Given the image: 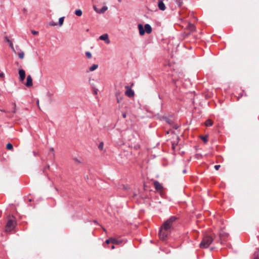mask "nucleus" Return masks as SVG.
<instances>
[{
  "instance_id": "nucleus-4",
  "label": "nucleus",
  "mask_w": 259,
  "mask_h": 259,
  "mask_svg": "<svg viewBox=\"0 0 259 259\" xmlns=\"http://www.w3.org/2000/svg\"><path fill=\"white\" fill-rule=\"evenodd\" d=\"M168 231H166L164 230L163 228H161V229L159 233L160 238L163 240H165L168 235Z\"/></svg>"
},
{
  "instance_id": "nucleus-23",
  "label": "nucleus",
  "mask_w": 259,
  "mask_h": 259,
  "mask_svg": "<svg viewBox=\"0 0 259 259\" xmlns=\"http://www.w3.org/2000/svg\"><path fill=\"white\" fill-rule=\"evenodd\" d=\"M18 55L20 59H23L24 58V53L23 51H21L20 53H18Z\"/></svg>"
},
{
  "instance_id": "nucleus-31",
  "label": "nucleus",
  "mask_w": 259,
  "mask_h": 259,
  "mask_svg": "<svg viewBox=\"0 0 259 259\" xmlns=\"http://www.w3.org/2000/svg\"><path fill=\"white\" fill-rule=\"evenodd\" d=\"M220 167V165H215L214 166V168L215 170H219V168Z\"/></svg>"
},
{
  "instance_id": "nucleus-44",
  "label": "nucleus",
  "mask_w": 259,
  "mask_h": 259,
  "mask_svg": "<svg viewBox=\"0 0 259 259\" xmlns=\"http://www.w3.org/2000/svg\"><path fill=\"white\" fill-rule=\"evenodd\" d=\"M47 168H50V166H49V165H48V166H47Z\"/></svg>"
},
{
  "instance_id": "nucleus-26",
  "label": "nucleus",
  "mask_w": 259,
  "mask_h": 259,
  "mask_svg": "<svg viewBox=\"0 0 259 259\" xmlns=\"http://www.w3.org/2000/svg\"><path fill=\"white\" fill-rule=\"evenodd\" d=\"M207 138H208L207 136H203L201 137V139L203 140V141L204 143H206L207 141Z\"/></svg>"
},
{
  "instance_id": "nucleus-1",
  "label": "nucleus",
  "mask_w": 259,
  "mask_h": 259,
  "mask_svg": "<svg viewBox=\"0 0 259 259\" xmlns=\"http://www.w3.org/2000/svg\"><path fill=\"white\" fill-rule=\"evenodd\" d=\"M213 240L211 236L208 235L204 236L199 244L200 247L201 248H207L212 242Z\"/></svg>"
},
{
  "instance_id": "nucleus-41",
  "label": "nucleus",
  "mask_w": 259,
  "mask_h": 259,
  "mask_svg": "<svg viewBox=\"0 0 259 259\" xmlns=\"http://www.w3.org/2000/svg\"><path fill=\"white\" fill-rule=\"evenodd\" d=\"M114 248V245H112L111 249H113Z\"/></svg>"
},
{
  "instance_id": "nucleus-16",
  "label": "nucleus",
  "mask_w": 259,
  "mask_h": 259,
  "mask_svg": "<svg viewBox=\"0 0 259 259\" xmlns=\"http://www.w3.org/2000/svg\"><path fill=\"white\" fill-rule=\"evenodd\" d=\"M98 65L94 64L89 68V71H93L95 70L96 69H97L98 68Z\"/></svg>"
},
{
  "instance_id": "nucleus-38",
  "label": "nucleus",
  "mask_w": 259,
  "mask_h": 259,
  "mask_svg": "<svg viewBox=\"0 0 259 259\" xmlns=\"http://www.w3.org/2000/svg\"><path fill=\"white\" fill-rule=\"evenodd\" d=\"M36 104H37V105L38 107H39V101H38V100H37V102H36Z\"/></svg>"
},
{
  "instance_id": "nucleus-28",
  "label": "nucleus",
  "mask_w": 259,
  "mask_h": 259,
  "mask_svg": "<svg viewBox=\"0 0 259 259\" xmlns=\"http://www.w3.org/2000/svg\"><path fill=\"white\" fill-rule=\"evenodd\" d=\"M13 110L12 112L13 113H15L16 112V105L15 103H13Z\"/></svg>"
},
{
  "instance_id": "nucleus-30",
  "label": "nucleus",
  "mask_w": 259,
  "mask_h": 259,
  "mask_svg": "<svg viewBox=\"0 0 259 259\" xmlns=\"http://www.w3.org/2000/svg\"><path fill=\"white\" fill-rule=\"evenodd\" d=\"M74 161L77 163H81V161L78 160V159H77L76 158H75L73 159Z\"/></svg>"
},
{
  "instance_id": "nucleus-10",
  "label": "nucleus",
  "mask_w": 259,
  "mask_h": 259,
  "mask_svg": "<svg viewBox=\"0 0 259 259\" xmlns=\"http://www.w3.org/2000/svg\"><path fill=\"white\" fill-rule=\"evenodd\" d=\"M19 74L20 76V80L23 81L25 77V72L23 69H20L19 71Z\"/></svg>"
},
{
  "instance_id": "nucleus-35",
  "label": "nucleus",
  "mask_w": 259,
  "mask_h": 259,
  "mask_svg": "<svg viewBox=\"0 0 259 259\" xmlns=\"http://www.w3.org/2000/svg\"><path fill=\"white\" fill-rule=\"evenodd\" d=\"M0 77H4V74L3 73H0Z\"/></svg>"
},
{
  "instance_id": "nucleus-43",
  "label": "nucleus",
  "mask_w": 259,
  "mask_h": 259,
  "mask_svg": "<svg viewBox=\"0 0 259 259\" xmlns=\"http://www.w3.org/2000/svg\"><path fill=\"white\" fill-rule=\"evenodd\" d=\"M118 1L120 3L121 2V0H118Z\"/></svg>"
},
{
  "instance_id": "nucleus-5",
  "label": "nucleus",
  "mask_w": 259,
  "mask_h": 259,
  "mask_svg": "<svg viewBox=\"0 0 259 259\" xmlns=\"http://www.w3.org/2000/svg\"><path fill=\"white\" fill-rule=\"evenodd\" d=\"M94 9L97 13L103 14L107 10L108 7L107 6H103L101 9H99L95 6H94Z\"/></svg>"
},
{
  "instance_id": "nucleus-32",
  "label": "nucleus",
  "mask_w": 259,
  "mask_h": 259,
  "mask_svg": "<svg viewBox=\"0 0 259 259\" xmlns=\"http://www.w3.org/2000/svg\"><path fill=\"white\" fill-rule=\"evenodd\" d=\"M31 32H32V33L33 34H34V35H36V34H38V31H35V30H32V31H31Z\"/></svg>"
},
{
  "instance_id": "nucleus-29",
  "label": "nucleus",
  "mask_w": 259,
  "mask_h": 259,
  "mask_svg": "<svg viewBox=\"0 0 259 259\" xmlns=\"http://www.w3.org/2000/svg\"><path fill=\"white\" fill-rule=\"evenodd\" d=\"M50 151L53 153V155L54 157H55V153H54V149L53 148H51L50 149Z\"/></svg>"
},
{
  "instance_id": "nucleus-2",
  "label": "nucleus",
  "mask_w": 259,
  "mask_h": 259,
  "mask_svg": "<svg viewBox=\"0 0 259 259\" xmlns=\"http://www.w3.org/2000/svg\"><path fill=\"white\" fill-rule=\"evenodd\" d=\"M175 217H171L167 221H166L161 227L164 230L168 231L171 228L172 223L176 220Z\"/></svg>"
},
{
  "instance_id": "nucleus-6",
  "label": "nucleus",
  "mask_w": 259,
  "mask_h": 259,
  "mask_svg": "<svg viewBox=\"0 0 259 259\" xmlns=\"http://www.w3.org/2000/svg\"><path fill=\"white\" fill-rule=\"evenodd\" d=\"M127 90L125 92V94L128 97H132L134 96V92L128 86L125 87Z\"/></svg>"
},
{
  "instance_id": "nucleus-13",
  "label": "nucleus",
  "mask_w": 259,
  "mask_h": 259,
  "mask_svg": "<svg viewBox=\"0 0 259 259\" xmlns=\"http://www.w3.org/2000/svg\"><path fill=\"white\" fill-rule=\"evenodd\" d=\"M158 6L160 10L164 11L165 10V5L162 1H158Z\"/></svg>"
},
{
  "instance_id": "nucleus-33",
  "label": "nucleus",
  "mask_w": 259,
  "mask_h": 259,
  "mask_svg": "<svg viewBox=\"0 0 259 259\" xmlns=\"http://www.w3.org/2000/svg\"><path fill=\"white\" fill-rule=\"evenodd\" d=\"M93 89H94V94L97 95V93H98V89H95V88H94Z\"/></svg>"
},
{
  "instance_id": "nucleus-22",
  "label": "nucleus",
  "mask_w": 259,
  "mask_h": 259,
  "mask_svg": "<svg viewBox=\"0 0 259 259\" xmlns=\"http://www.w3.org/2000/svg\"><path fill=\"white\" fill-rule=\"evenodd\" d=\"M6 148L8 150H12L13 149V146L12 144L9 143L7 145Z\"/></svg>"
},
{
  "instance_id": "nucleus-11",
  "label": "nucleus",
  "mask_w": 259,
  "mask_h": 259,
  "mask_svg": "<svg viewBox=\"0 0 259 259\" xmlns=\"http://www.w3.org/2000/svg\"><path fill=\"white\" fill-rule=\"evenodd\" d=\"M145 31L148 34L151 33L152 29L150 25L149 24H146L145 25Z\"/></svg>"
},
{
  "instance_id": "nucleus-24",
  "label": "nucleus",
  "mask_w": 259,
  "mask_h": 259,
  "mask_svg": "<svg viewBox=\"0 0 259 259\" xmlns=\"http://www.w3.org/2000/svg\"><path fill=\"white\" fill-rule=\"evenodd\" d=\"M104 143L103 142L100 143L98 148L100 150H102L103 149Z\"/></svg>"
},
{
  "instance_id": "nucleus-19",
  "label": "nucleus",
  "mask_w": 259,
  "mask_h": 259,
  "mask_svg": "<svg viewBox=\"0 0 259 259\" xmlns=\"http://www.w3.org/2000/svg\"><path fill=\"white\" fill-rule=\"evenodd\" d=\"M253 259H259V249L254 252Z\"/></svg>"
},
{
  "instance_id": "nucleus-9",
  "label": "nucleus",
  "mask_w": 259,
  "mask_h": 259,
  "mask_svg": "<svg viewBox=\"0 0 259 259\" xmlns=\"http://www.w3.org/2000/svg\"><path fill=\"white\" fill-rule=\"evenodd\" d=\"M155 189L157 191H161L163 189L162 185L158 181H155L154 183Z\"/></svg>"
},
{
  "instance_id": "nucleus-42",
  "label": "nucleus",
  "mask_w": 259,
  "mask_h": 259,
  "mask_svg": "<svg viewBox=\"0 0 259 259\" xmlns=\"http://www.w3.org/2000/svg\"><path fill=\"white\" fill-rule=\"evenodd\" d=\"M117 102L119 103V100H118V98L117 99Z\"/></svg>"
},
{
  "instance_id": "nucleus-8",
  "label": "nucleus",
  "mask_w": 259,
  "mask_h": 259,
  "mask_svg": "<svg viewBox=\"0 0 259 259\" xmlns=\"http://www.w3.org/2000/svg\"><path fill=\"white\" fill-rule=\"evenodd\" d=\"M32 79L31 76L30 75H28L27 76V81L25 83V85L27 87H30L32 85Z\"/></svg>"
},
{
  "instance_id": "nucleus-37",
  "label": "nucleus",
  "mask_w": 259,
  "mask_h": 259,
  "mask_svg": "<svg viewBox=\"0 0 259 259\" xmlns=\"http://www.w3.org/2000/svg\"><path fill=\"white\" fill-rule=\"evenodd\" d=\"M175 147H176V145H174V144H172V148L173 149H175Z\"/></svg>"
},
{
  "instance_id": "nucleus-18",
  "label": "nucleus",
  "mask_w": 259,
  "mask_h": 259,
  "mask_svg": "<svg viewBox=\"0 0 259 259\" xmlns=\"http://www.w3.org/2000/svg\"><path fill=\"white\" fill-rule=\"evenodd\" d=\"M205 124L207 126H210L212 125L213 122L210 119H207V120H206V121L205 122Z\"/></svg>"
},
{
  "instance_id": "nucleus-17",
  "label": "nucleus",
  "mask_w": 259,
  "mask_h": 259,
  "mask_svg": "<svg viewBox=\"0 0 259 259\" xmlns=\"http://www.w3.org/2000/svg\"><path fill=\"white\" fill-rule=\"evenodd\" d=\"M110 240L111 241V243L113 244H119L121 243L120 241L112 238H110Z\"/></svg>"
},
{
  "instance_id": "nucleus-15",
  "label": "nucleus",
  "mask_w": 259,
  "mask_h": 259,
  "mask_svg": "<svg viewBox=\"0 0 259 259\" xmlns=\"http://www.w3.org/2000/svg\"><path fill=\"white\" fill-rule=\"evenodd\" d=\"M5 40L6 41H7L8 42V44H9V46L11 47V48L12 50H14V48L12 42L9 39V38L7 36L5 37Z\"/></svg>"
},
{
  "instance_id": "nucleus-3",
  "label": "nucleus",
  "mask_w": 259,
  "mask_h": 259,
  "mask_svg": "<svg viewBox=\"0 0 259 259\" xmlns=\"http://www.w3.org/2000/svg\"><path fill=\"white\" fill-rule=\"evenodd\" d=\"M15 228V223L12 220H9L5 227V231L9 232Z\"/></svg>"
},
{
  "instance_id": "nucleus-39",
  "label": "nucleus",
  "mask_w": 259,
  "mask_h": 259,
  "mask_svg": "<svg viewBox=\"0 0 259 259\" xmlns=\"http://www.w3.org/2000/svg\"><path fill=\"white\" fill-rule=\"evenodd\" d=\"M242 94H241V95H239V97H238V100H239V98H240L241 97H242Z\"/></svg>"
},
{
  "instance_id": "nucleus-20",
  "label": "nucleus",
  "mask_w": 259,
  "mask_h": 259,
  "mask_svg": "<svg viewBox=\"0 0 259 259\" xmlns=\"http://www.w3.org/2000/svg\"><path fill=\"white\" fill-rule=\"evenodd\" d=\"M82 11L80 9L76 10L75 11V14L77 16H81L82 15Z\"/></svg>"
},
{
  "instance_id": "nucleus-36",
  "label": "nucleus",
  "mask_w": 259,
  "mask_h": 259,
  "mask_svg": "<svg viewBox=\"0 0 259 259\" xmlns=\"http://www.w3.org/2000/svg\"><path fill=\"white\" fill-rule=\"evenodd\" d=\"M126 113H123L122 114V116H123V118H125V117H126Z\"/></svg>"
},
{
  "instance_id": "nucleus-14",
  "label": "nucleus",
  "mask_w": 259,
  "mask_h": 259,
  "mask_svg": "<svg viewBox=\"0 0 259 259\" xmlns=\"http://www.w3.org/2000/svg\"><path fill=\"white\" fill-rule=\"evenodd\" d=\"M187 28L191 32H193L195 30V26L193 24L190 23L188 24Z\"/></svg>"
},
{
  "instance_id": "nucleus-7",
  "label": "nucleus",
  "mask_w": 259,
  "mask_h": 259,
  "mask_svg": "<svg viewBox=\"0 0 259 259\" xmlns=\"http://www.w3.org/2000/svg\"><path fill=\"white\" fill-rule=\"evenodd\" d=\"M99 39L102 40H104L107 44H109L110 42V39L108 37V35L107 33L101 35L99 37Z\"/></svg>"
},
{
  "instance_id": "nucleus-25",
  "label": "nucleus",
  "mask_w": 259,
  "mask_h": 259,
  "mask_svg": "<svg viewBox=\"0 0 259 259\" xmlns=\"http://www.w3.org/2000/svg\"><path fill=\"white\" fill-rule=\"evenodd\" d=\"M85 56L88 58H91L92 57V54L90 52H85Z\"/></svg>"
},
{
  "instance_id": "nucleus-27",
  "label": "nucleus",
  "mask_w": 259,
  "mask_h": 259,
  "mask_svg": "<svg viewBox=\"0 0 259 259\" xmlns=\"http://www.w3.org/2000/svg\"><path fill=\"white\" fill-rule=\"evenodd\" d=\"M49 25L50 26H55L57 25V23L53 21H51L49 23Z\"/></svg>"
},
{
  "instance_id": "nucleus-34",
  "label": "nucleus",
  "mask_w": 259,
  "mask_h": 259,
  "mask_svg": "<svg viewBox=\"0 0 259 259\" xmlns=\"http://www.w3.org/2000/svg\"><path fill=\"white\" fill-rule=\"evenodd\" d=\"M106 243L107 244H109V243H111V241L110 240V238L108 239H107L106 240Z\"/></svg>"
},
{
  "instance_id": "nucleus-12",
  "label": "nucleus",
  "mask_w": 259,
  "mask_h": 259,
  "mask_svg": "<svg viewBox=\"0 0 259 259\" xmlns=\"http://www.w3.org/2000/svg\"><path fill=\"white\" fill-rule=\"evenodd\" d=\"M138 29H139V30L140 34L141 35H143L145 34V29L143 28V26L142 24H138Z\"/></svg>"
},
{
  "instance_id": "nucleus-40",
  "label": "nucleus",
  "mask_w": 259,
  "mask_h": 259,
  "mask_svg": "<svg viewBox=\"0 0 259 259\" xmlns=\"http://www.w3.org/2000/svg\"><path fill=\"white\" fill-rule=\"evenodd\" d=\"M183 172L184 174H186V169L183 170Z\"/></svg>"
},
{
  "instance_id": "nucleus-21",
  "label": "nucleus",
  "mask_w": 259,
  "mask_h": 259,
  "mask_svg": "<svg viewBox=\"0 0 259 259\" xmlns=\"http://www.w3.org/2000/svg\"><path fill=\"white\" fill-rule=\"evenodd\" d=\"M64 17H62L59 18L58 24L60 26L62 25L63 22H64Z\"/></svg>"
}]
</instances>
